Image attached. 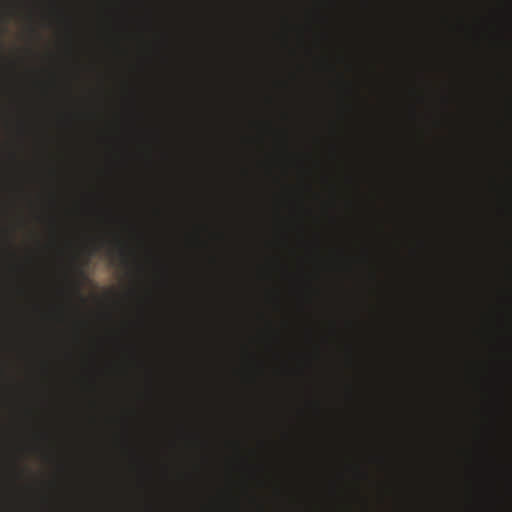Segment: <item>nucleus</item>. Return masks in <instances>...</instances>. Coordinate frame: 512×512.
Instances as JSON below:
<instances>
[{
    "instance_id": "obj_1",
    "label": "nucleus",
    "mask_w": 512,
    "mask_h": 512,
    "mask_svg": "<svg viewBox=\"0 0 512 512\" xmlns=\"http://www.w3.org/2000/svg\"><path fill=\"white\" fill-rule=\"evenodd\" d=\"M119 253H120V255H121L122 259H123L124 261H126V259H127V253H126V249H125L124 245H122V244L120 245Z\"/></svg>"
},
{
    "instance_id": "obj_2",
    "label": "nucleus",
    "mask_w": 512,
    "mask_h": 512,
    "mask_svg": "<svg viewBox=\"0 0 512 512\" xmlns=\"http://www.w3.org/2000/svg\"><path fill=\"white\" fill-rule=\"evenodd\" d=\"M77 273L80 275V276H83L84 275V271L82 268H77Z\"/></svg>"
}]
</instances>
